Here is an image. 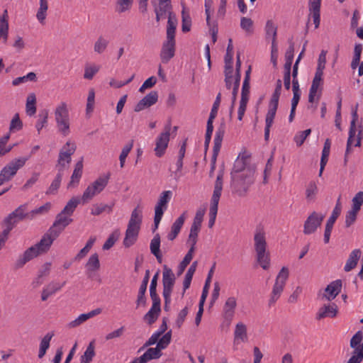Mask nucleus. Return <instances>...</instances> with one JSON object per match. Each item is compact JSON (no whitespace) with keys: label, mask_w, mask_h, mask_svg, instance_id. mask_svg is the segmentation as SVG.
<instances>
[{"label":"nucleus","mask_w":363,"mask_h":363,"mask_svg":"<svg viewBox=\"0 0 363 363\" xmlns=\"http://www.w3.org/2000/svg\"><path fill=\"white\" fill-rule=\"evenodd\" d=\"M143 220L142 210L137 206L131 213L123 244L125 247L133 245L138 240Z\"/></svg>","instance_id":"1"},{"label":"nucleus","mask_w":363,"mask_h":363,"mask_svg":"<svg viewBox=\"0 0 363 363\" xmlns=\"http://www.w3.org/2000/svg\"><path fill=\"white\" fill-rule=\"evenodd\" d=\"M255 250L256 260L263 269H268L270 267L269 252L267 250V241L263 230H257L254 235Z\"/></svg>","instance_id":"2"},{"label":"nucleus","mask_w":363,"mask_h":363,"mask_svg":"<svg viewBox=\"0 0 363 363\" xmlns=\"http://www.w3.org/2000/svg\"><path fill=\"white\" fill-rule=\"evenodd\" d=\"M282 87V82L281 79H277L276 83V88L272 94L269 101V108L266 115L265 118V128H264V140L268 141L269 138L270 128L272 127L276 113L279 106V100L281 95Z\"/></svg>","instance_id":"3"},{"label":"nucleus","mask_w":363,"mask_h":363,"mask_svg":"<svg viewBox=\"0 0 363 363\" xmlns=\"http://www.w3.org/2000/svg\"><path fill=\"white\" fill-rule=\"evenodd\" d=\"M224 175V169H221L218 174L216 177V180L214 185V190L211 200V206L209 210V220H208V227L211 228L216 221L218 203L220 201V198L221 196V192L223 189V179Z\"/></svg>","instance_id":"4"},{"label":"nucleus","mask_w":363,"mask_h":363,"mask_svg":"<svg viewBox=\"0 0 363 363\" xmlns=\"http://www.w3.org/2000/svg\"><path fill=\"white\" fill-rule=\"evenodd\" d=\"M255 170H246L240 174L231 176V187L238 196H245L250 186L254 182Z\"/></svg>","instance_id":"5"},{"label":"nucleus","mask_w":363,"mask_h":363,"mask_svg":"<svg viewBox=\"0 0 363 363\" xmlns=\"http://www.w3.org/2000/svg\"><path fill=\"white\" fill-rule=\"evenodd\" d=\"M30 156L15 158L10 161L0 172V186L9 182L17 172L26 164Z\"/></svg>","instance_id":"6"},{"label":"nucleus","mask_w":363,"mask_h":363,"mask_svg":"<svg viewBox=\"0 0 363 363\" xmlns=\"http://www.w3.org/2000/svg\"><path fill=\"white\" fill-rule=\"evenodd\" d=\"M30 156L15 158L10 161L0 172V186L9 182L17 172L26 164Z\"/></svg>","instance_id":"7"},{"label":"nucleus","mask_w":363,"mask_h":363,"mask_svg":"<svg viewBox=\"0 0 363 363\" xmlns=\"http://www.w3.org/2000/svg\"><path fill=\"white\" fill-rule=\"evenodd\" d=\"M55 119L58 130L65 136L70 133L69 116L67 104L61 102L55 110Z\"/></svg>","instance_id":"8"},{"label":"nucleus","mask_w":363,"mask_h":363,"mask_svg":"<svg viewBox=\"0 0 363 363\" xmlns=\"http://www.w3.org/2000/svg\"><path fill=\"white\" fill-rule=\"evenodd\" d=\"M27 209L28 204L24 203L9 213L3 221L4 225L6 226L5 229L10 233L19 222L25 219L30 220V213L27 212Z\"/></svg>","instance_id":"9"},{"label":"nucleus","mask_w":363,"mask_h":363,"mask_svg":"<svg viewBox=\"0 0 363 363\" xmlns=\"http://www.w3.org/2000/svg\"><path fill=\"white\" fill-rule=\"evenodd\" d=\"M350 346L353 349L347 363H361L363 361V335L357 331L350 339Z\"/></svg>","instance_id":"10"},{"label":"nucleus","mask_w":363,"mask_h":363,"mask_svg":"<svg viewBox=\"0 0 363 363\" xmlns=\"http://www.w3.org/2000/svg\"><path fill=\"white\" fill-rule=\"evenodd\" d=\"M289 269L286 267H283L278 275L277 276L275 284L273 286L272 291L271 294V297L269 300V306H272L274 305L276 301L279 298L284 286L286 284V281L289 278Z\"/></svg>","instance_id":"11"},{"label":"nucleus","mask_w":363,"mask_h":363,"mask_svg":"<svg viewBox=\"0 0 363 363\" xmlns=\"http://www.w3.org/2000/svg\"><path fill=\"white\" fill-rule=\"evenodd\" d=\"M109 177V174L104 177H100L96 181L89 185L82 195V199L83 202H87L88 201L91 200L95 195L101 192L107 186Z\"/></svg>","instance_id":"12"},{"label":"nucleus","mask_w":363,"mask_h":363,"mask_svg":"<svg viewBox=\"0 0 363 363\" xmlns=\"http://www.w3.org/2000/svg\"><path fill=\"white\" fill-rule=\"evenodd\" d=\"M172 196V192L169 190L164 191L160 194L159 200L155 208L153 231L157 229L164 212L167 208V203L170 201Z\"/></svg>","instance_id":"13"},{"label":"nucleus","mask_w":363,"mask_h":363,"mask_svg":"<svg viewBox=\"0 0 363 363\" xmlns=\"http://www.w3.org/2000/svg\"><path fill=\"white\" fill-rule=\"evenodd\" d=\"M225 132V124L224 122H222L220 124L219 127L218 128V129L216 132L215 138H214L213 155H212L211 161V169L209 172V176L211 177H213L215 169H216V160H217V157L218 155V153H219L220 147H221L222 141L223 140Z\"/></svg>","instance_id":"14"},{"label":"nucleus","mask_w":363,"mask_h":363,"mask_svg":"<svg viewBox=\"0 0 363 363\" xmlns=\"http://www.w3.org/2000/svg\"><path fill=\"white\" fill-rule=\"evenodd\" d=\"M172 130L171 123L169 122L165 125L164 131L161 133L159 136L156 138L155 153L158 157H161L165 153L166 149L168 147L169 141L170 132Z\"/></svg>","instance_id":"15"},{"label":"nucleus","mask_w":363,"mask_h":363,"mask_svg":"<svg viewBox=\"0 0 363 363\" xmlns=\"http://www.w3.org/2000/svg\"><path fill=\"white\" fill-rule=\"evenodd\" d=\"M325 218L322 213L313 211L306 220L303 225V233L305 235H310L314 233L317 228L320 227Z\"/></svg>","instance_id":"16"},{"label":"nucleus","mask_w":363,"mask_h":363,"mask_svg":"<svg viewBox=\"0 0 363 363\" xmlns=\"http://www.w3.org/2000/svg\"><path fill=\"white\" fill-rule=\"evenodd\" d=\"M72 222V218L60 212L56 216L55 220L49 230L53 235V237L57 238L65 228Z\"/></svg>","instance_id":"17"},{"label":"nucleus","mask_w":363,"mask_h":363,"mask_svg":"<svg viewBox=\"0 0 363 363\" xmlns=\"http://www.w3.org/2000/svg\"><path fill=\"white\" fill-rule=\"evenodd\" d=\"M56 238L57 237H53V235L51 234L50 231L48 230V231L43 235L40 242L30 247L33 250V251H32L33 254L37 257L39 255L47 252Z\"/></svg>","instance_id":"18"},{"label":"nucleus","mask_w":363,"mask_h":363,"mask_svg":"<svg viewBox=\"0 0 363 363\" xmlns=\"http://www.w3.org/2000/svg\"><path fill=\"white\" fill-rule=\"evenodd\" d=\"M176 277L172 270L166 264L163 266L162 272V294L171 295L175 284Z\"/></svg>","instance_id":"19"},{"label":"nucleus","mask_w":363,"mask_h":363,"mask_svg":"<svg viewBox=\"0 0 363 363\" xmlns=\"http://www.w3.org/2000/svg\"><path fill=\"white\" fill-rule=\"evenodd\" d=\"M76 147H77L74 143H72L69 141L63 146L62 149L60 152L57 161L60 168H62L63 170L65 169V161H66L67 164L71 162V156L74 153Z\"/></svg>","instance_id":"20"},{"label":"nucleus","mask_w":363,"mask_h":363,"mask_svg":"<svg viewBox=\"0 0 363 363\" xmlns=\"http://www.w3.org/2000/svg\"><path fill=\"white\" fill-rule=\"evenodd\" d=\"M177 26V18L173 12H169L167 27V42L163 45H175V31Z\"/></svg>","instance_id":"21"},{"label":"nucleus","mask_w":363,"mask_h":363,"mask_svg":"<svg viewBox=\"0 0 363 363\" xmlns=\"http://www.w3.org/2000/svg\"><path fill=\"white\" fill-rule=\"evenodd\" d=\"M158 100V93L157 91H152L135 105L134 111L135 112H140L145 108L150 107L157 103Z\"/></svg>","instance_id":"22"},{"label":"nucleus","mask_w":363,"mask_h":363,"mask_svg":"<svg viewBox=\"0 0 363 363\" xmlns=\"http://www.w3.org/2000/svg\"><path fill=\"white\" fill-rule=\"evenodd\" d=\"M342 280L337 279L330 282L325 289L322 298L328 301L333 300L341 291Z\"/></svg>","instance_id":"23"},{"label":"nucleus","mask_w":363,"mask_h":363,"mask_svg":"<svg viewBox=\"0 0 363 363\" xmlns=\"http://www.w3.org/2000/svg\"><path fill=\"white\" fill-rule=\"evenodd\" d=\"M236 306L237 301L235 297L230 296L227 298L223 306V317L228 324H230L234 317Z\"/></svg>","instance_id":"24"},{"label":"nucleus","mask_w":363,"mask_h":363,"mask_svg":"<svg viewBox=\"0 0 363 363\" xmlns=\"http://www.w3.org/2000/svg\"><path fill=\"white\" fill-rule=\"evenodd\" d=\"M267 43L271 45H277V26L272 20H267L264 27Z\"/></svg>","instance_id":"25"},{"label":"nucleus","mask_w":363,"mask_h":363,"mask_svg":"<svg viewBox=\"0 0 363 363\" xmlns=\"http://www.w3.org/2000/svg\"><path fill=\"white\" fill-rule=\"evenodd\" d=\"M248 160V156L242 155L240 157V155H239L237 160L235 161L230 175L233 176V174H240L242 173L245 172L246 170H254L253 169L246 167Z\"/></svg>","instance_id":"26"},{"label":"nucleus","mask_w":363,"mask_h":363,"mask_svg":"<svg viewBox=\"0 0 363 363\" xmlns=\"http://www.w3.org/2000/svg\"><path fill=\"white\" fill-rule=\"evenodd\" d=\"M340 211L333 208L331 216L326 222L324 232V242L326 244L330 241V234L333 228V225L337 218L340 216Z\"/></svg>","instance_id":"27"},{"label":"nucleus","mask_w":363,"mask_h":363,"mask_svg":"<svg viewBox=\"0 0 363 363\" xmlns=\"http://www.w3.org/2000/svg\"><path fill=\"white\" fill-rule=\"evenodd\" d=\"M320 5L321 0H309V11L316 28L319 26L320 21Z\"/></svg>","instance_id":"28"},{"label":"nucleus","mask_w":363,"mask_h":363,"mask_svg":"<svg viewBox=\"0 0 363 363\" xmlns=\"http://www.w3.org/2000/svg\"><path fill=\"white\" fill-rule=\"evenodd\" d=\"M337 313V306L335 303L323 305L318 310L316 315L318 320L325 318L326 317L334 318Z\"/></svg>","instance_id":"29"},{"label":"nucleus","mask_w":363,"mask_h":363,"mask_svg":"<svg viewBox=\"0 0 363 363\" xmlns=\"http://www.w3.org/2000/svg\"><path fill=\"white\" fill-rule=\"evenodd\" d=\"M83 160V157H82L75 164L74 169L71 177V180L67 184L68 189L75 187L78 185L82 175Z\"/></svg>","instance_id":"30"},{"label":"nucleus","mask_w":363,"mask_h":363,"mask_svg":"<svg viewBox=\"0 0 363 363\" xmlns=\"http://www.w3.org/2000/svg\"><path fill=\"white\" fill-rule=\"evenodd\" d=\"M247 341V326L242 322H239L235 325L234 331V343L239 344L240 342Z\"/></svg>","instance_id":"31"},{"label":"nucleus","mask_w":363,"mask_h":363,"mask_svg":"<svg viewBox=\"0 0 363 363\" xmlns=\"http://www.w3.org/2000/svg\"><path fill=\"white\" fill-rule=\"evenodd\" d=\"M362 252L359 249H355L351 252L344 267L345 272H350L356 267L361 257Z\"/></svg>","instance_id":"32"},{"label":"nucleus","mask_w":363,"mask_h":363,"mask_svg":"<svg viewBox=\"0 0 363 363\" xmlns=\"http://www.w3.org/2000/svg\"><path fill=\"white\" fill-rule=\"evenodd\" d=\"M185 220V213H183L172 224L171 232L167 238L169 240H174L179 233Z\"/></svg>","instance_id":"33"},{"label":"nucleus","mask_w":363,"mask_h":363,"mask_svg":"<svg viewBox=\"0 0 363 363\" xmlns=\"http://www.w3.org/2000/svg\"><path fill=\"white\" fill-rule=\"evenodd\" d=\"M172 8L171 4H166V5H160L158 4V5L155 7L156 21L159 23L161 20L165 19L167 14L169 15V12H172Z\"/></svg>","instance_id":"34"},{"label":"nucleus","mask_w":363,"mask_h":363,"mask_svg":"<svg viewBox=\"0 0 363 363\" xmlns=\"http://www.w3.org/2000/svg\"><path fill=\"white\" fill-rule=\"evenodd\" d=\"M53 336V332L48 333L41 340L38 352V357L40 359L43 358L45 356L47 350L50 347V342Z\"/></svg>","instance_id":"35"},{"label":"nucleus","mask_w":363,"mask_h":363,"mask_svg":"<svg viewBox=\"0 0 363 363\" xmlns=\"http://www.w3.org/2000/svg\"><path fill=\"white\" fill-rule=\"evenodd\" d=\"M63 169L62 168L58 169V173L57 174L55 179L51 183L50 187L46 191V194H55L60 186V184L62 182V176H63Z\"/></svg>","instance_id":"36"},{"label":"nucleus","mask_w":363,"mask_h":363,"mask_svg":"<svg viewBox=\"0 0 363 363\" xmlns=\"http://www.w3.org/2000/svg\"><path fill=\"white\" fill-rule=\"evenodd\" d=\"M85 267L88 274L90 272H96L99 269L100 262L97 253H94L89 257Z\"/></svg>","instance_id":"37"},{"label":"nucleus","mask_w":363,"mask_h":363,"mask_svg":"<svg viewBox=\"0 0 363 363\" xmlns=\"http://www.w3.org/2000/svg\"><path fill=\"white\" fill-rule=\"evenodd\" d=\"M318 189L315 182L311 181L306 189V199L308 202H313L315 200Z\"/></svg>","instance_id":"38"},{"label":"nucleus","mask_w":363,"mask_h":363,"mask_svg":"<svg viewBox=\"0 0 363 363\" xmlns=\"http://www.w3.org/2000/svg\"><path fill=\"white\" fill-rule=\"evenodd\" d=\"M94 342L91 341L87 346L84 354L82 355L80 363H90L95 356Z\"/></svg>","instance_id":"39"},{"label":"nucleus","mask_w":363,"mask_h":363,"mask_svg":"<svg viewBox=\"0 0 363 363\" xmlns=\"http://www.w3.org/2000/svg\"><path fill=\"white\" fill-rule=\"evenodd\" d=\"M32 251H33V248H28L24 253L18 257L16 262V268L23 267L26 262L35 257Z\"/></svg>","instance_id":"40"},{"label":"nucleus","mask_w":363,"mask_h":363,"mask_svg":"<svg viewBox=\"0 0 363 363\" xmlns=\"http://www.w3.org/2000/svg\"><path fill=\"white\" fill-rule=\"evenodd\" d=\"M80 203V199L77 197H72L65 205L64 208L62 210L61 213L67 215L68 216H71L78 204Z\"/></svg>","instance_id":"41"},{"label":"nucleus","mask_w":363,"mask_h":363,"mask_svg":"<svg viewBox=\"0 0 363 363\" xmlns=\"http://www.w3.org/2000/svg\"><path fill=\"white\" fill-rule=\"evenodd\" d=\"M194 252V251H193V249L190 248L188 252L186 254L185 257H184L183 260L180 262L179 267H178V271L177 273L178 277H179L180 275H182L184 273L186 267L191 262V261L193 258Z\"/></svg>","instance_id":"42"},{"label":"nucleus","mask_w":363,"mask_h":363,"mask_svg":"<svg viewBox=\"0 0 363 363\" xmlns=\"http://www.w3.org/2000/svg\"><path fill=\"white\" fill-rule=\"evenodd\" d=\"M175 47H162L160 51V58L162 63L166 64L174 56Z\"/></svg>","instance_id":"43"},{"label":"nucleus","mask_w":363,"mask_h":363,"mask_svg":"<svg viewBox=\"0 0 363 363\" xmlns=\"http://www.w3.org/2000/svg\"><path fill=\"white\" fill-rule=\"evenodd\" d=\"M191 18L189 13L185 10V8H183L182 11V30L184 33L189 32L191 30Z\"/></svg>","instance_id":"44"},{"label":"nucleus","mask_w":363,"mask_h":363,"mask_svg":"<svg viewBox=\"0 0 363 363\" xmlns=\"http://www.w3.org/2000/svg\"><path fill=\"white\" fill-rule=\"evenodd\" d=\"M201 227L196 225H191L190 233L189 235L188 242L191 244V247L193 251L195 250V245L197 242V237L199 232L200 231Z\"/></svg>","instance_id":"45"},{"label":"nucleus","mask_w":363,"mask_h":363,"mask_svg":"<svg viewBox=\"0 0 363 363\" xmlns=\"http://www.w3.org/2000/svg\"><path fill=\"white\" fill-rule=\"evenodd\" d=\"M40 1V7L38 10L36 18L37 19L43 23L47 16V11L48 9V4L47 0H39Z\"/></svg>","instance_id":"46"},{"label":"nucleus","mask_w":363,"mask_h":363,"mask_svg":"<svg viewBox=\"0 0 363 363\" xmlns=\"http://www.w3.org/2000/svg\"><path fill=\"white\" fill-rule=\"evenodd\" d=\"M113 204L108 205V204H94L93 208H91V213L94 216H99L103 212L111 213L112 211Z\"/></svg>","instance_id":"47"},{"label":"nucleus","mask_w":363,"mask_h":363,"mask_svg":"<svg viewBox=\"0 0 363 363\" xmlns=\"http://www.w3.org/2000/svg\"><path fill=\"white\" fill-rule=\"evenodd\" d=\"M161 309L151 307L149 311L144 315V320L149 324L152 325L157 319Z\"/></svg>","instance_id":"48"},{"label":"nucleus","mask_w":363,"mask_h":363,"mask_svg":"<svg viewBox=\"0 0 363 363\" xmlns=\"http://www.w3.org/2000/svg\"><path fill=\"white\" fill-rule=\"evenodd\" d=\"M120 236L119 230H115L106 240L104 244L103 245V250H108L111 249L115 244V242L118 240Z\"/></svg>","instance_id":"49"},{"label":"nucleus","mask_w":363,"mask_h":363,"mask_svg":"<svg viewBox=\"0 0 363 363\" xmlns=\"http://www.w3.org/2000/svg\"><path fill=\"white\" fill-rule=\"evenodd\" d=\"M161 350L156 346V347H150L143 354L146 360L148 362L152 359H158L162 356Z\"/></svg>","instance_id":"50"},{"label":"nucleus","mask_w":363,"mask_h":363,"mask_svg":"<svg viewBox=\"0 0 363 363\" xmlns=\"http://www.w3.org/2000/svg\"><path fill=\"white\" fill-rule=\"evenodd\" d=\"M36 99L34 94H30L26 101V112L28 115L33 116L36 112Z\"/></svg>","instance_id":"51"},{"label":"nucleus","mask_w":363,"mask_h":363,"mask_svg":"<svg viewBox=\"0 0 363 363\" xmlns=\"http://www.w3.org/2000/svg\"><path fill=\"white\" fill-rule=\"evenodd\" d=\"M133 146V140H132L130 141L129 143L126 144L122 149V151L119 156L120 166L121 168H123L124 167L125 159L128 157L130 150H132Z\"/></svg>","instance_id":"52"},{"label":"nucleus","mask_w":363,"mask_h":363,"mask_svg":"<svg viewBox=\"0 0 363 363\" xmlns=\"http://www.w3.org/2000/svg\"><path fill=\"white\" fill-rule=\"evenodd\" d=\"M133 0H118L116 2V11L118 13L128 11L133 4Z\"/></svg>","instance_id":"53"},{"label":"nucleus","mask_w":363,"mask_h":363,"mask_svg":"<svg viewBox=\"0 0 363 363\" xmlns=\"http://www.w3.org/2000/svg\"><path fill=\"white\" fill-rule=\"evenodd\" d=\"M234 47H227L226 53L225 55V69L233 70V57L234 55Z\"/></svg>","instance_id":"54"},{"label":"nucleus","mask_w":363,"mask_h":363,"mask_svg":"<svg viewBox=\"0 0 363 363\" xmlns=\"http://www.w3.org/2000/svg\"><path fill=\"white\" fill-rule=\"evenodd\" d=\"M352 209L359 212L361 206L363 204V191H359L352 200Z\"/></svg>","instance_id":"55"},{"label":"nucleus","mask_w":363,"mask_h":363,"mask_svg":"<svg viewBox=\"0 0 363 363\" xmlns=\"http://www.w3.org/2000/svg\"><path fill=\"white\" fill-rule=\"evenodd\" d=\"M171 338H172V331L169 330L168 331L167 333H166L162 337V338H160L159 340H158V342L157 344V347L160 350H164L165 349L168 345L171 342Z\"/></svg>","instance_id":"56"},{"label":"nucleus","mask_w":363,"mask_h":363,"mask_svg":"<svg viewBox=\"0 0 363 363\" xmlns=\"http://www.w3.org/2000/svg\"><path fill=\"white\" fill-rule=\"evenodd\" d=\"M36 74L34 72H30L28 74L23 77H19L14 79L12 82V84L13 86H18L21 83H23L26 81H35Z\"/></svg>","instance_id":"57"},{"label":"nucleus","mask_w":363,"mask_h":363,"mask_svg":"<svg viewBox=\"0 0 363 363\" xmlns=\"http://www.w3.org/2000/svg\"><path fill=\"white\" fill-rule=\"evenodd\" d=\"M39 119L36 123V128L38 130V133H40V130L47 124L48 118V112L45 110L43 113L38 115Z\"/></svg>","instance_id":"58"},{"label":"nucleus","mask_w":363,"mask_h":363,"mask_svg":"<svg viewBox=\"0 0 363 363\" xmlns=\"http://www.w3.org/2000/svg\"><path fill=\"white\" fill-rule=\"evenodd\" d=\"M65 281H64L62 284L51 281L44 289L50 294V296H52L55 292L60 291L65 284Z\"/></svg>","instance_id":"59"},{"label":"nucleus","mask_w":363,"mask_h":363,"mask_svg":"<svg viewBox=\"0 0 363 363\" xmlns=\"http://www.w3.org/2000/svg\"><path fill=\"white\" fill-rule=\"evenodd\" d=\"M23 128V123L20 120L19 115L18 113L15 114L13 118H12L9 130L11 132L15 131V130H20Z\"/></svg>","instance_id":"60"},{"label":"nucleus","mask_w":363,"mask_h":363,"mask_svg":"<svg viewBox=\"0 0 363 363\" xmlns=\"http://www.w3.org/2000/svg\"><path fill=\"white\" fill-rule=\"evenodd\" d=\"M50 203L48 202L45 204L43 205L42 206L30 211L29 213L30 216V220H32L38 214H43L48 212V211L50 209Z\"/></svg>","instance_id":"61"},{"label":"nucleus","mask_w":363,"mask_h":363,"mask_svg":"<svg viewBox=\"0 0 363 363\" xmlns=\"http://www.w3.org/2000/svg\"><path fill=\"white\" fill-rule=\"evenodd\" d=\"M358 212L356 211H354L352 209L347 211L345 216V227L349 228L352 224L354 223V222L357 220V216Z\"/></svg>","instance_id":"62"},{"label":"nucleus","mask_w":363,"mask_h":363,"mask_svg":"<svg viewBox=\"0 0 363 363\" xmlns=\"http://www.w3.org/2000/svg\"><path fill=\"white\" fill-rule=\"evenodd\" d=\"M362 52V47H354V52L352 61L351 62V67L352 69H355L360 61V57Z\"/></svg>","instance_id":"63"},{"label":"nucleus","mask_w":363,"mask_h":363,"mask_svg":"<svg viewBox=\"0 0 363 363\" xmlns=\"http://www.w3.org/2000/svg\"><path fill=\"white\" fill-rule=\"evenodd\" d=\"M160 234L157 233L150 242V252L151 253H157L160 251Z\"/></svg>","instance_id":"64"}]
</instances>
